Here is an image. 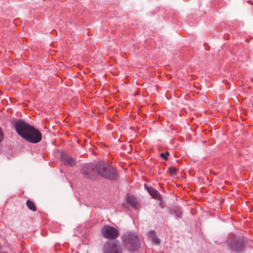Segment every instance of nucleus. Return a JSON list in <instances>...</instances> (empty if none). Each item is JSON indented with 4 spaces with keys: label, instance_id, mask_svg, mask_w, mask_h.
Instances as JSON below:
<instances>
[{
    "label": "nucleus",
    "instance_id": "obj_1",
    "mask_svg": "<svg viewBox=\"0 0 253 253\" xmlns=\"http://www.w3.org/2000/svg\"><path fill=\"white\" fill-rule=\"evenodd\" d=\"M122 241L125 248L129 251H135L140 246V238L134 233L127 232L124 234Z\"/></svg>",
    "mask_w": 253,
    "mask_h": 253
},
{
    "label": "nucleus",
    "instance_id": "obj_2",
    "mask_svg": "<svg viewBox=\"0 0 253 253\" xmlns=\"http://www.w3.org/2000/svg\"><path fill=\"white\" fill-rule=\"evenodd\" d=\"M95 169L97 175H100L105 178L115 180L118 177L116 169L104 162L98 163Z\"/></svg>",
    "mask_w": 253,
    "mask_h": 253
},
{
    "label": "nucleus",
    "instance_id": "obj_3",
    "mask_svg": "<svg viewBox=\"0 0 253 253\" xmlns=\"http://www.w3.org/2000/svg\"><path fill=\"white\" fill-rule=\"evenodd\" d=\"M227 244L228 249L232 252L240 253L245 249V241L242 237L229 239Z\"/></svg>",
    "mask_w": 253,
    "mask_h": 253
},
{
    "label": "nucleus",
    "instance_id": "obj_4",
    "mask_svg": "<svg viewBox=\"0 0 253 253\" xmlns=\"http://www.w3.org/2000/svg\"><path fill=\"white\" fill-rule=\"evenodd\" d=\"M14 126L17 133L23 138H24L32 127V126L21 120L16 121Z\"/></svg>",
    "mask_w": 253,
    "mask_h": 253
},
{
    "label": "nucleus",
    "instance_id": "obj_5",
    "mask_svg": "<svg viewBox=\"0 0 253 253\" xmlns=\"http://www.w3.org/2000/svg\"><path fill=\"white\" fill-rule=\"evenodd\" d=\"M103 253H122V246L116 241H107L104 245Z\"/></svg>",
    "mask_w": 253,
    "mask_h": 253
},
{
    "label": "nucleus",
    "instance_id": "obj_6",
    "mask_svg": "<svg viewBox=\"0 0 253 253\" xmlns=\"http://www.w3.org/2000/svg\"><path fill=\"white\" fill-rule=\"evenodd\" d=\"M42 138V133L32 126L24 139L31 143H37L41 141Z\"/></svg>",
    "mask_w": 253,
    "mask_h": 253
},
{
    "label": "nucleus",
    "instance_id": "obj_7",
    "mask_svg": "<svg viewBox=\"0 0 253 253\" xmlns=\"http://www.w3.org/2000/svg\"><path fill=\"white\" fill-rule=\"evenodd\" d=\"M103 236L108 239H115L119 236V231L114 227L105 225L101 230Z\"/></svg>",
    "mask_w": 253,
    "mask_h": 253
},
{
    "label": "nucleus",
    "instance_id": "obj_8",
    "mask_svg": "<svg viewBox=\"0 0 253 253\" xmlns=\"http://www.w3.org/2000/svg\"><path fill=\"white\" fill-rule=\"evenodd\" d=\"M96 165L93 166L91 165H85L83 166L81 172L86 178H92L95 175H97V173L96 171Z\"/></svg>",
    "mask_w": 253,
    "mask_h": 253
},
{
    "label": "nucleus",
    "instance_id": "obj_9",
    "mask_svg": "<svg viewBox=\"0 0 253 253\" xmlns=\"http://www.w3.org/2000/svg\"><path fill=\"white\" fill-rule=\"evenodd\" d=\"M62 162L66 165L73 166L76 164V161L74 158L70 157L66 154H62L61 155Z\"/></svg>",
    "mask_w": 253,
    "mask_h": 253
},
{
    "label": "nucleus",
    "instance_id": "obj_10",
    "mask_svg": "<svg viewBox=\"0 0 253 253\" xmlns=\"http://www.w3.org/2000/svg\"><path fill=\"white\" fill-rule=\"evenodd\" d=\"M126 201L132 207L135 209L138 208L139 204L136 199L132 196H127Z\"/></svg>",
    "mask_w": 253,
    "mask_h": 253
},
{
    "label": "nucleus",
    "instance_id": "obj_11",
    "mask_svg": "<svg viewBox=\"0 0 253 253\" xmlns=\"http://www.w3.org/2000/svg\"><path fill=\"white\" fill-rule=\"evenodd\" d=\"M148 237L154 243L156 244H159V239L156 236L155 232L154 231H149L148 233Z\"/></svg>",
    "mask_w": 253,
    "mask_h": 253
},
{
    "label": "nucleus",
    "instance_id": "obj_12",
    "mask_svg": "<svg viewBox=\"0 0 253 253\" xmlns=\"http://www.w3.org/2000/svg\"><path fill=\"white\" fill-rule=\"evenodd\" d=\"M147 190L153 198L158 200L161 198V195L156 190L151 187H148Z\"/></svg>",
    "mask_w": 253,
    "mask_h": 253
},
{
    "label": "nucleus",
    "instance_id": "obj_13",
    "mask_svg": "<svg viewBox=\"0 0 253 253\" xmlns=\"http://www.w3.org/2000/svg\"><path fill=\"white\" fill-rule=\"evenodd\" d=\"M26 205L29 210L33 211H35L37 210V208L35 205L30 200H28L26 201Z\"/></svg>",
    "mask_w": 253,
    "mask_h": 253
},
{
    "label": "nucleus",
    "instance_id": "obj_14",
    "mask_svg": "<svg viewBox=\"0 0 253 253\" xmlns=\"http://www.w3.org/2000/svg\"><path fill=\"white\" fill-rule=\"evenodd\" d=\"M169 155V152H166L165 153H161L160 156L162 157L164 160H168V156Z\"/></svg>",
    "mask_w": 253,
    "mask_h": 253
},
{
    "label": "nucleus",
    "instance_id": "obj_15",
    "mask_svg": "<svg viewBox=\"0 0 253 253\" xmlns=\"http://www.w3.org/2000/svg\"><path fill=\"white\" fill-rule=\"evenodd\" d=\"M177 169L176 168H171L169 169V171L171 174L173 175L176 173Z\"/></svg>",
    "mask_w": 253,
    "mask_h": 253
},
{
    "label": "nucleus",
    "instance_id": "obj_16",
    "mask_svg": "<svg viewBox=\"0 0 253 253\" xmlns=\"http://www.w3.org/2000/svg\"><path fill=\"white\" fill-rule=\"evenodd\" d=\"M3 138V134L2 133L1 128L0 127V142L2 141Z\"/></svg>",
    "mask_w": 253,
    "mask_h": 253
},
{
    "label": "nucleus",
    "instance_id": "obj_17",
    "mask_svg": "<svg viewBox=\"0 0 253 253\" xmlns=\"http://www.w3.org/2000/svg\"><path fill=\"white\" fill-rule=\"evenodd\" d=\"M0 253H7L1 251Z\"/></svg>",
    "mask_w": 253,
    "mask_h": 253
}]
</instances>
